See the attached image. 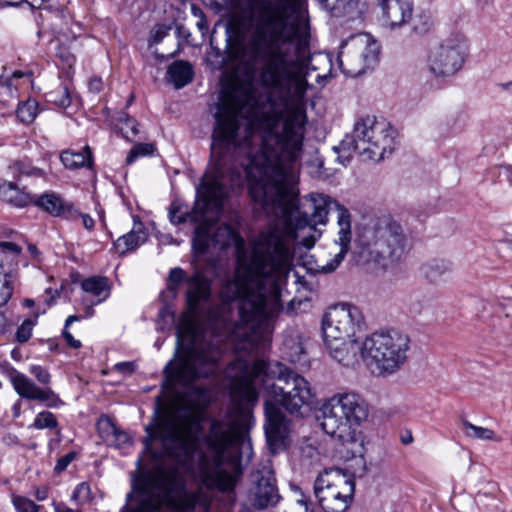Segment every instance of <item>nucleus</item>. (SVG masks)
Returning a JSON list of instances; mask_svg holds the SVG:
<instances>
[{
  "label": "nucleus",
  "mask_w": 512,
  "mask_h": 512,
  "mask_svg": "<svg viewBox=\"0 0 512 512\" xmlns=\"http://www.w3.org/2000/svg\"><path fill=\"white\" fill-rule=\"evenodd\" d=\"M272 400H266L265 435L273 454L285 448L289 434V421L281 411L283 407L292 415H301V408L313 403L314 394L309 382L281 364H278V376L268 387Z\"/></svg>",
  "instance_id": "6"
},
{
  "label": "nucleus",
  "mask_w": 512,
  "mask_h": 512,
  "mask_svg": "<svg viewBox=\"0 0 512 512\" xmlns=\"http://www.w3.org/2000/svg\"><path fill=\"white\" fill-rule=\"evenodd\" d=\"M121 123L122 133L128 140L132 141L133 138L139 134L137 121L131 118L130 116L126 115L123 120L121 119Z\"/></svg>",
  "instance_id": "36"
},
{
  "label": "nucleus",
  "mask_w": 512,
  "mask_h": 512,
  "mask_svg": "<svg viewBox=\"0 0 512 512\" xmlns=\"http://www.w3.org/2000/svg\"><path fill=\"white\" fill-rule=\"evenodd\" d=\"M363 325V315L355 306L342 303L327 310L321 329L325 347L333 359L347 367L358 362L360 345L356 335Z\"/></svg>",
  "instance_id": "10"
},
{
  "label": "nucleus",
  "mask_w": 512,
  "mask_h": 512,
  "mask_svg": "<svg viewBox=\"0 0 512 512\" xmlns=\"http://www.w3.org/2000/svg\"><path fill=\"white\" fill-rule=\"evenodd\" d=\"M423 275L432 283H437L451 272V264L445 260L433 259L421 268Z\"/></svg>",
  "instance_id": "28"
},
{
  "label": "nucleus",
  "mask_w": 512,
  "mask_h": 512,
  "mask_svg": "<svg viewBox=\"0 0 512 512\" xmlns=\"http://www.w3.org/2000/svg\"><path fill=\"white\" fill-rule=\"evenodd\" d=\"M10 168L26 176L43 177L45 175L42 169L33 167L31 163L26 160H17Z\"/></svg>",
  "instance_id": "33"
},
{
  "label": "nucleus",
  "mask_w": 512,
  "mask_h": 512,
  "mask_svg": "<svg viewBox=\"0 0 512 512\" xmlns=\"http://www.w3.org/2000/svg\"><path fill=\"white\" fill-rule=\"evenodd\" d=\"M13 504L18 512H38L39 509L32 500L22 496L14 497Z\"/></svg>",
  "instance_id": "37"
},
{
  "label": "nucleus",
  "mask_w": 512,
  "mask_h": 512,
  "mask_svg": "<svg viewBox=\"0 0 512 512\" xmlns=\"http://www.w3.org/2000/svg\"><path fill=\"white\" fill-rule=\"evenodd\" d=\"M315 163V165L317 166V168L320 170L322 167H323V160L319 157H316L315 160L313 161Z\"/></svg>",
  "instance_id": "59"
},
{
  "label": "nucleus",
  "mask_w": 512,
  "mask_h": 512,
  "mask_svg": "<svg viewBox=\"0 0 512 512\" xmlns=\"http://www.w3.org/2000/svg\"><path fill=\"white\" fill-rule=\"evenodd\" d=\"M33 426L37 429H54L58 426V421L53 413L43 411L37 414Z\"/></svg>",
  "instance_id": "34"
},
{
  "label": "nucleus",
  "mask_w": 512,
  "mask_h": 512,
  "mask_svg": "<svg viewBox=\"0 0 512 512\" xmlns=\"http://www.w3.org/2000/svg\"><path fill=\"white\" fill-rule=\"evenodd\" d=\"M33 205L41 208L53 217H63L65 219H77L79 211L71 202L65 201L54 192L44 193L41 196L33 197Z\"/></svg>",
  "instance_id": "22"
},
{
  "label": "nucleus",
  "mask_w": 512,
  "mask_h": 512,
  "mask_svg": "<svg viewBox=\"0 0 512 512\" xmlns=\"http://www.w3.org/2000/svg\"><path fill=\"white\" fill-rule=\"evenodd\" d=\"M193 69L190 63L178 60L169 65L167 79L175 88L180 89L193 80Z\"/></svg>",
  "instance_id": "25"
},
{
  "label": "nucleus",
  "mask_w": 512,
  "mask_h": 512,
  "mask_svg": "<svg viewBox=\"0 0 512 512\" xmlns=\"http://www.w3.org/2000/svg\"><path fill=\"white\" fill-rule=\"evenodd\" d=\"M394 131L384 123L378 122L375 116H366L359 119L351 135H346L334 150L338 153H347V160L352 152H357L366 160L380 161L385 154L392 153L394 149Z\"/></svg>",
  "instance_id": "12"
},
{
  "label": "nucleus",
  "mask_w": 512,
  "mask_h": 512,
  "mask_svg": "<svg viewBox=\"0 0 512 512\" xmlns=\"http://www.w3.org/2000/svg\"><path fill=\"white\" fill-rule=\"evenodd\" d=\"M320 5L333 17L352 19L358 10V0H319Z\"/></svg>",
  "instance_id": "26"
},
{
  "label": "nucleus",
  "mask_w": 512,
  "mask_h": 512,
  "mask_svg": "<svg viewBox=\"0 0 512 512\" xmlns=\"http://www.w3.org/2000/svg\"><path fill=\"white\" fill-rule=\"evenodd\" d=\"M81 288L84 292L96 298L91 301L92 305L99 304L106 300L110 295L109 279L104 276H92L81 282Z\"/></svg>",
  "instance_id": "24"
},
{
  "label": "nucleus",
  "mask_w": 512,
  "mask_h": 512,
  "mask_svg": "<svg viewBox=\"0 0 512 512\" xmlns=\"http://www.w3.org/2000/svg\"><path fill=\"white\" fill-rule=\"evenodd\" d=\"M55 512H80V511H75L68 507H60V505H55Z\"/></svg>",
  "instance_id": "56"
},
{
  "label": "nucleus",
  "mask_w": 512,
  "mask_h": 512,
  "mask_svg": "<svg viewBox=\"0 0 512 512\" xmlns=\"http://www.w3.org/2000/svg\"><path fill=\"white\" fill-rule=\"evenodd\" d=\"M88 86L91 92L99 93L102 90L103 82L101 78H91Z\"/></svg>",
  "instance_id": "46"
},
{
  "label": "nucleus",
  "mask_w": 512,
  "mask_h": 512,
  "mask_svg": "<svg viewBox=\"0 0 512 512\" xmlns=\"http://www.w3.org/2000/svg\"><path fill=\"white\" fill-rule=\"evenodd\" d=\"M202 413L187 408L166 410L159 413L152 423L146 426V436L142 443L145 452L154 458L168 457L179 464L193 459L200 445H203L212 458L215 469L204 474L203 483L208 489L227 494L235 501V488L240 472L221 469L226 451L238 438L236 424L229 419L207 418L205 432Z\"/></svg>",
  "instance_id": "4"
},
{
  "label": "nucleus",
  "mask_w": 512,
  "mask_h": 512,
  "mask_svg": "<svg viewBox=\"0 0 512 512\" xmlns=\"http://www.w3.org/2000/svg\"><path fill=\"white\" fill-rule=\"evenodd\" d=\"M57 56L69 67H71L75 61L74 55H72L66 47H59Z\"/></svg>",
  "instance_id": "44"
},
{
  "label": "nucleus",
  "mask_w": 512,
  "mask_h": 512,
  "mask_svg": "<svg viewBox=\"0 0 512 512\" xmlns=\"http://www.w3.org/2000/svg\"><path fill=\"white\" fill-rule=\"evenodd\" d=\"M409 342L408 336L398 331L375 332L366 337L359 353L378 373L392 374L405 363Z\"/></svg>",
  "instance_id": "13"
},
{
  "label": "nucleus",
  "mask_w": 512,
  "mask_h": 512,
  "mask_svg": "<svg viewBox=\"0 0 512 512\" xmlns=\"http://www.w3.org/2000/svg\"><path fill=\"white\" fill-rule=\"evenodd\" d=\"M306 206L311 210V213L308 211H299L295 218V223H292V228L296 235L293 242L298 238V230L304 229L305 226L325 225L328 214L332 211L337 212V225L339 230L335 243L339 245L340 251L329 262L322 266L323 272L331 273L339 267L347 253L351 250L352 215L346 207L325 194H310L306 198Z\"/></svg>",
  "instance_id": "11"
},
{
  "label": "nucleus",
  "mask_w": 512,
  "mask_h": 512,
  "mask_svg": "<svg viewBox=\"0 0 512 512\" xmlns=\"http://www.w3.org/2000/svg\"><path fill=\"white\" fill-rule=\"evenodd\" d=\"M34 326V321L31 319H25L20 327L17 329L16 338L20 343L27 342L32 334V329Z\"/></svg>",
  "instance_id": "38"
},
{
  "label": "nucleus",
  "mask_w": 512,
  "mask_h": 512,
  "mask_svg": "<svg viewBox=\"0 0 512 512\" xmlns=\"http://www.w3.org/2000/svg\"><path fill=\"white\" fill-rule=\"evenodd\" d=\"M76 453L75 452H69L65 454L64 456L60 457L55 465L54 470L57 473L63 472L68 465L75 459Z\"/></svg>",
  "instance_id": "41"
},
{
  "label": "nucleus",
  "mask_w": 512,
  "mask_h": 512,
  "mask_svg": "<svg viewBox=\"0 0 512 512\" xmlns=\"http://www.w3.org/2000/svg\"><path fill=\"white\" fill-rule=\"evenodd\" d=\"M384 22L391 28L400 27L411 19L412 0H378Z\"/></svg>",
  "instance_id": "21"
},
{
  "label": "nucleus",
  "mask_w": 512,
  "mask_h": 512,
  "mask_svg": "<svg viewBox=\"0 0 512 512\" xmlns=\"http://www.w3.org/2000/svg\"><path fill=\"white\" fill-rule=\"evenodd\" d=\"M62 335L64 339L66 340L67 344L72 347L73 349H78L81 347V342L79 340L74 339L72 334L67 330V328H64L62 331Z\"/></svg>",
  "instance_id": "45"
},
{
  "label": "nucleus",
  "mask_w": 512,
  "mask_h": 512,
  "mask_svg": "<svg viewBox=\"0 0 512 512\" xmlns=\"http://www.w3.org/2000/svg\"><path fill=\"white\" fill-rule=\"evenodd\" d=\"M64 98L59 101L61 106H68L70 104V98L67 88H63Z\"/></svg>",
  "instance_id": "52"
},
{
  "label": "nucleus",
  "mask_w": 512,
  "mask_h": 512,
  "mask_svg": "<svg viewBox=\"0 0 512 512\" xmlns=\"http://www.w3.org/2000/svg\"><path fill=\"white\" fill-rule=\"evenodd\" d=\"M100 426H103L102 429L103 433H106V439L108 440V437H112V441L117 447H121L129 442V435L125 431L119 429L109 417L102 418Z\"/></svg>",
  "instance_id": "30"
},
{
  "label": "nucleus",
  "mask_w": 512,
  "mask_h": 512,
  "mask_svg": "<svg viewBox=\"0 0 512 512\" xmlns=\"http://www.w3.org/2000/svg\"><path fill=\"white\" fill-rule=\"evenodd\" d=\"M79 320V317L76 315H71L66 319L65 322V328H67L69 325H71L74 321Z\"/></svg>",
  "instance_id": "57"
},
{
  "label": "nucleus",
  "mask_w": 512,
  "mask_h": 512,
  "mask_svg": "<svg viewBox=\"0 0 512 512\" xmlns=\"http://www.w3.org/2000/svg\"><path fill=\"white\" fill-rule=\"evenodd\" d=\"M88 489H89L88 485H86L85 483H81V484L76 488V490L74 491V493H73V498H74V499H76V498H77V496H78V494H79L81 491H83V490H88Z\"/></svg>",
  "instance_id": "54"
},
{
  "label": "nucleus",
  "mask_w": 512,
  "mask_h": 512,
  "mask_svg": "<svg viewBox=\"0 0 512 512\" xmlns=\"http://www.w3.org/2000/svg\"><path fill=\"white\" fill-rule=\"evenodd\" d=\"M34 195L20 189L13 182H2L0 183V200L8 203L17 208H24L33 204Z\"/></svg>",
  "instance_id": "23"
},
{
  "label": "nucleus",
  "mask_w": 512,
  "mask_h": 512,
  "mask_svg": "<svg viewBox=\"0 0 512 512\" xmlns=\"http://www.w3.org/2000/svg\"><path fill=\"white\" fill-rule=\"evenodd\" d=\"M292 98L257 91L255 109L243 123L244 135L237 138V145L244 149L240 154L232 151L231 162L245 169L243 182H249L250 195L262 210L276 218L273 224L246 244L229 225L211 234L206 215L192 239V248L200 255L211 248L234 247L235 276L221 295L225 300L241 298L239 321L231 327L230 337L237 349L246 352L268 340L270 320L282 309L280 281L293 255L296 235L291 216L298 208L294 185L307 116L301 107L288 109Z\"/></svg>",
  "instance_id": "1"
},
{
  "label": "nucleus",
  "mask_w": 512,
  "mask_h": 512,
  "mask_svg": "<svg viewBox=\"0 0 512 512\" xmlns=\"http://www.w3.org/2000/svg\"><path fill=\"white\" fill-rule=\"evenodd\" d=\"M170 29L171 27L165 24L157 25L152 36L153 42L160 43L168 35Z\"/></svg>",
  "instance_id": "43"
},
{
  "label": "nucleus",
  "mask_w": 512,
  "mask_h": 512,
  "mask_svg": "<svg viewBox=\"0 0 512 512\" xmlns=\"http://www.w3.org/2000/svg\"><path fill=\"white\" fill-rule=\"evenodd\" d=\"M249 13L230 24L227 48L250 76L258 74L267 94L301 98L307 88L296 43L298 0H245Z\"/></svg>",
  "instance_id": "2"
},
{
  "label": "nucleus",
  "mask_w": 512,
  "mask_h": 512,
  "mask_svg": "<svg viewBox=\"0 0 512 512\" xmlns=\"http://www.w3.org/2000/svg\"><path fill=\"white\" fill-rule=\"evenodd\" d=\"M24 2V0H0V5L2 6H19Z\"/></svg>",
  "instance_id": "50"
},
{
  "label": "nucleus",
  "mask_w": 512,
  "mask_h": 512,
  "mask_svg": "<svg viewBox=\"0 0 512 512\" xmlns=\"http://www.w3.org/2000/svg\"><path fill=\"white\" fill-rule=\"evenodd\" d=\"M463 64L464 54L461 47L450 40L435 48L429 57L430 71L436 77L453 76Z\"/></svg>",
  "instance_id": "19"
},
{
  "label": "nucleus",
  "mask_w": 512,
  "mask_h": 512,
  "mask_svg": "<svg viewBox=\"0 0 512 512\" xmlns=\"http://www.w3.org/2000/svg\"><path fill=\"white\" fill-rule=\"evenodd\" d=\"M30 372L35 376V378L37 379V381L39 383H41V384H49L50 383L51 376H50L49 372L47 371V369H45L41 366L35 365V366L31 367Z\"/></svg>",
  "instance_id": "40"
},
{
  "label": "nucleus",
  "mask_w": 512,
  "mask_h": 512,
  "mask_svg": "<svg viewBox=\"0 0 512 512\" xmlns=\"http://www.w3.org/2000/svg\"><path fill=\"white\" fill-rule=\"evenodd\" d=\"M258 89L253 83L233 85L222 92L215 113L216 127L212 134L211 164L197 188V198L192 211H182V206L173 202L169 207L171 223L179 225L191 222L199 225L209 213L218 215L230 189L243 184L242 167L231 162L233 152L244 149L237 145V138L246 117L257 103Z\"/></svg>",
  "instance_id": "3"
},
{
  "label": "nucleus",
  "mask_w": 512,
  "mask_h": 512,
  "mask_svg": "<svg viewBox=\"0 0 512 512\" xmlns=\"http://www.w3.org/2000/svg\"><path fill=\"white\" fill-rule=\"evenodd\" d=\"M36 497L38 500H44L46 498V492L45 491H37Z\"/></svg>",
  "instance_id": "60"
},
{
  "label": "nucleus",
  "mask_w": 512,
  "mask_h": 512,
  "mask_svg": "<svg viewBox=\"0 0 512 512\" xmlns=\"http://www.w3.org/2000/svg\"><path fill=\"white\" fill-rule=\"evenodd\" d=\"M500 86L502 89L512 92V81L507 82V83H502Z\"/></svg>",
  "instance_id": "58"
},
{
  "label": "nucleus",
  "mask_w": 512,
  "mask_h": 512,
  "mask_svg": "<svg viewBox=\"0 0 512 512\" xmlns=\"http://www.w3.org/2000/svg\"><path fill=\"white\" fill-rule=\"evenodd\" d=\"M409 249V236L402 224L386 215L357 227L351 252L358 264L374 263L387 269L401 261Z\"/></svg>",
  "instance_id": "9"
},
{
  "label": "nucleus",
  "mask_w": 512,
  "mask_h": 512,
  "mask_svg": "<svg viewBox=\"0 0 512 512\" xmlns=\"http://www.w3.org/2000/svg\"><path fill=\"white\" fill-rule=\"evenodd\" d=\"M23 75H24V73H23V72H21V71H15V72L13 73V77H14V78H21V77H23Z\"/></svg>",
  "instance_id": "63"
},
{
  "label": "nucleus",
  "mask_w": 512,
  "mask_h": 512,
  "mask_svg": "<svg viewBox=\"0 0 512 512\" xmlns=\"http://www.w3.org/2000/svg\"><path fill=\"white\" fill-rule=\"evenodd\" d=\"M177 473L158 469L133 485L120 512H165L164 507L179 508L185 512L202 503L203 512H209V501L201 499L200 493H186Z\"/></svg>",
  "instance_id": "8"
},
{
  "label": "nucleus",
  "mask_w": 512,
  "mask_h": 512,
  "mask_svg": "<svg viewBox=\"0 0 512 512\" xmlns=\"http://www.w3.org/2000/svg\"><path fill=\"white\" fill-rule=\"evenodd\" d=\"M21 251L22 248L13 242H0V307L12 297Z\"/></svg>",
  "instance_id": "18"
},
{
  "label": "nucleus",
  "mask_w": 512,
  "mask_h": 512,
  "mask_svg": "<svg viewBox=\"0 0 512 512\" xmlns=\"http://www.w3.org/2000/svg\"><path fill=\"white\" fill-rule=\"evenodd\" d=\"M368 412L367 402L354 392L336 393L323 405L321 427L336 440L335 449L342 459L363 456V438L357 428Z\"/></svg>",
  "instance_id": "7"
},
{
  "label": "nucleus",
  "mask_w": 512,
  "mask_h": 512,
  "mask_svg": "<svg viewBox=\"0 0 512 512\" xmlns=\"http://www.w3.org/2000/svg\"><path fill=\"white\" fill-rule=\"evenodd\" d=\"M176 31H177L178 36H181L184 38H188L190 36V33L188 31H186L184 26L181 24L176 25Z\"/></svg>",
  "instance_id": "51"
},
{
  "label": "nucleus",
  "mask_w": 512,
  "mask_h": 512,
  "mask_svg": "<svg viewBox=\"0 0 512 512\" xmlns=\"http://www.w3.org/2000/svg\"><path fill=\"white\" fill-rule=\"evenodd\" d=\"M191 10H192L193 15H194V16H196V17H198V18H199V17H202V16L204 15V13H203V11L201 10V8H199V7H198V6H196V5H192Z\"/></svg>",
  "instance_id": "55"
},
{
  "label": "nucleus",
  "mask_w": 512,
  "mask_h": 512,
  "mask_svg": "<svg viewBox=\"0 0 512 512\" xmlns=\"http://www.w3.org/2000/svg\"><path fill=\"white\" fill-rule=\"evenodd\" d=\"M137 365L133 361L119 362L114 369L123 375H131L136 371Z\"/></svg>",
  "instance_id": "42"
},
{
  "label": "nucleus",
  "mask_w": 512,
  "mask_h": 512,
  "mask_svg": "<svg viewBox=\"0 0 512 512\" xmlns=\"http://www.w3.org/2000/svg\"><path fill=\"white\" fill-rule=\"evenodd\" d=\"M251 485L247 495L249 505L255 510H264L277 505L280 494L274 473L263 467L250 475Z\"/></svg>",
  "instance_id": "16"
},
{
  "label": "nucleus",
  "mask_w": 512,
  "mask_h": 512,
  "mask_svg": "<svg viewBox=\"0 0 512 512\" xmlns=\"http://www.w3.org/2000/svg\"><path fill=\"white\" fill-rule=\"evenodd\" d=\"M461 423L465 435L469 438L480 440H493L495 437V433L493 430L476 426L465 418L461 420Z\"/></svg>",
  "instance_id": "31"
},
{
  "label": "nucleus",
  "mask_w": 512,
  "mask_h": 512,
  "mask_svg": "<svg viewBox=\"0 0 512 512\" xmlns=\"http://www.w3.org/2000/svg\"><path fill=\"white\" fill-rule=\"evenodd\" d=\"M38 103L35 100H27L18 105L17 118L25 124H30L37 116Z\"/></svg>",
  "instance_id": "32"
},
{
  "label": "nucleus",
  "mask_w": 512,
  "mask_h": 512,
  "mask_svg": "<svg viewBox=\"0 0 512 512\" xmlns=\"http://www.w3.org/2000/svg\"><path fill=\"white\" fill-rule=\"evenodd\" d=\"M354 493V475L338 467L325 468L314 482V494L324 512H345Z\"/></svg>",
  "instance_id": "14"
},
{
  "label": "nucleus",
  "mask_w": 512,
  "mask_h": 512,
  "mask_svg": "<svg viewBox=\"0 0 512 512\" xmlns=\"http://www.w3.org/2000/svg\"><path fill=\"white\" fill-rule=\"evenodd\" d=\"M78 217H81L82 218V222H83V225L86 229H92L94 227V220L92 217H90V215L88 214H82L79 212V215Z\"/></svg>",
  "instance_id": "47"
},
{
  "label": "nucleus",
  "mask_w": 512,
  "mask_h": 512,
  "mask_svg": "<svg viewBox=\"0 0 512 512\" xmlns=\"http://www.w3.org/2000/svg\"><path fill=\"white\" fill-rule=\"evenodd\" d=\"M11 382L15 391L28 400H37L43 402L48 407H56L62 404V401L51 388H39L35 383L22 373L14 372L11 375Z\"/></svg>",
  "instance_id": "20"
},
{
  "label": "nucleus",
  "mask_w": 512,
  "mask_h": 512,
  "mask_svg": "<svg viewBox=\"0 0 512 512\" xmlns=\"http://www.w3.org/2000/svg\"><path fill=\"white\" fill-rule=\"evenodd\" d=\"M181 283H185V304L188 316L184 317L176 329V349L173 359L164 367L165 383L172 387L174 384L188 386L201 378L215 375L219 369L218 362L222 350L218 340L200 337L193 321L194 317L210 314V318L224 328L231 321L232 303L237 301L239 310L241 298L225 300L215 311H209L212 299V282L200 270H195L190 276L185 270L176 267L170 270L167 279V289L175 298ZM220 296H222L220 294Z\"/></svg>",
  "instance_id": "5"
},
{
  "label": "nucleus",
  "mask_w": 512,
  "mask_h": 512,
  "mask_svg": "<svg viewBox=\"0 0 512 512\" xmlns=\"http://www.w3.org/2000/svg\"><path fill=\"white\" fill-rule=\"evenodd\" d=\"M412 441V436L410 435L409 437H405V439L402 440V442L404 444H408Z\"/></svg>",
  "instance_id": "64"
},
{
  "label": "nucleus",
  "mask_w": 512,
  "mask_h": 512,
  "mask_svg": "<svg viewBox=\"0 0 512 512\" xmlns=\"http://www.w3.org/2000/svg\"><path fill=\"white\" fill-rule=\"evenodd\" d=\"M24 305L26 307H32V306H34V300H32V299H25L24 300Z\"/></svg>",
  "instance_id": "61"
},
{
  "label": "nucleus",
  "mask_w": 512,
  "mask_h": 512,
  "mask_svg": "<svg viewBox=\"0 0 512 512\" xmlns=\"http://www.w3.org/2000/svg\"><path fill=\"white\" fill-rule=\"evenodd\" d=\"M230 369H237L240 372L232 376L234 379V390L239 397L248 403L256 401L258 392L254 380L262 374H266L268 369L267 362L257 359L250 364L246 360L238 359L233 362Z\"/></svg>",
  "instance_id": "17"
},
{
  "label": "nucleus",
  "mask_w": 512,
  "mask_h": 512,
  "mask_svg": "<svg viewBox=\"0 0 512 512\" xmlns=\"http://www.w3.org/2000/svg\"><path fill=\"white\" fill-rule=\"evenodd\" d=\"M196 26L202 32V34H205L208 31V22L206 20L205 15H203L202 17H199V20L197 21Z\"/></svg>",
  "instance_id": "49"
},
{
  "label": "nucleus",
  "mask_w": 512,
  "mask_h": 512,
  "mask_svg": "<svg viewBox=\"0 0 512 512\" xmlns=\"http://www.w3.org/2000/svg\"><path fill=\"white\" fill-rule=\"evenodd\" d=\"M155 150V147L153 144L150 143H138L133 146V148L130 150L126 162L128 164L133 163L137 157L139 156H146L151 155Z\"/></svg>",
  "instance_id": "35"
},
{
  "label": "nucleus",
  "mask_w": 512,
  "mask_h": 512,
  "mask_svg": "<svg viewBox=\"0 0 512 512\" xmlns=\"http://www.w3.org/2000/svg\"><path fill=\"white\" fill-rule=\"evenodd\" d=\"M492 0H477V4L484 7L488 5Z\"/></svg>",
  "instance_id": "62"
},
{
  "label": "nucleus",
  "mask_w": 512,
  "mask_h": 512,
  "mask_svg": "<svg viewBox=\"0 0 512 512\" xmlns=\"http://www.w3.org/2000/svg\"><path fill=\"white\" fill-rule=\"evenodd\" d=\"M292 487L295 489V491L300 493V498L297 499V502L305 507V512H309L308 511V498L303 494V492L301 491V489L299 487H296V486H292ZM310 512H313V511H310Z\"/></svg>",
  "instance_id": "48"
},
{
  "label": "nucleus",
  "mask_w": 512,
  "mask_h": 512,
  "mask_svg": "<svg viewBox=\"0 0 512 512\" xmlns=\"http://www.w3.org/2000/svg\"><path fill=\"white\" fill-rule=\"evenodd\" d=\"M379 53V45L369 36L354 35L341 44L338 62L344 74L357 77L377 63Z\"/></svg>",
  "instance_id": "15"
},
{
  "label": "nucleus",
  "mask_w": 512,
  "mask_h": 512,
  "mask_svg": "<svg viewBox=\"0 0 512 512\" xmlns=\"http://www.w3.org/2000/svg\"><path fill=\"white\" fill-rule=\"evenodd\" d=\"M315 226H316V225H314V226H308V227L310 228V230H311V231H313V233H310V234H308V235H305V236H303V237H302V239H301V244H302L305 248H307V249H311V248L315 245V243H316L317 239H318V238L320 237V235H321V232H320V231H318V230L315 228ZM306 227H307V226H305L304 228H306Z\"/></svg>",
  "instance_id": "39"
},
{
  "label": "nucleus",
  "mask_w": 512,
  "mask_h": 512,
  "mask_svg": "<svg viewBox=\"0 0 512 512\" xmlns=\"http://www.w3.org/2000/svg\"><path fill=\"white\" fill-rule=\"evenodd\" d=\"M221 9L229 11L234 8V0H222Z\"/></svg>",
  "instance_id": "53"
},
{
  "label": "nucleus",
  "mask_w": 512,
  "mask_h": 512,
  "mask_svg": "<svg viewBox=\"0 0 512 512\" xmlns=\"http://www.w3.org/2000/svg\"><path fill=\"white\" fill-rule=\"evenodd\" d=\"M60 159L68 169H78L84 166L90 168L93 164L92 152L89 146H85L82 152L63 151Z\"/></svg>",
  "instance_id": "27"
},
{
  "label": "nucleus",
  "mask_w": 512,
  "mask_h": 512,
  "mask_svg": "<svg viewBox=\"0 0 512 512\" xmlns=\"http://www.w3.org/2000/svg\"><path fill=\"white\" fill-rule=\"evenodd\" d=\"M146 241V235L142 230L130 231L127 234L119 237L114 242V247L122 255L135 250L140 244Z\"/></svg>",
  "instance_id": "29"
}]
</instances>
